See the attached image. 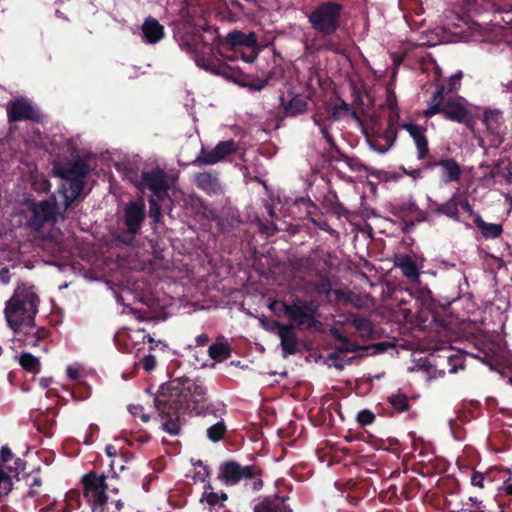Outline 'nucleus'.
<instances>
[{"label":"nucleus","mask_w":512,"mask_h":512,"mask_svg":"<svg viewBox=\"0 0 512 512\" xmlns=\"http://www.w3.org/2000/svg\"><path fill=\"white\" fill-rule=\"evenodd\" d=\"M55 171L61 178L59 193L63 198L62 204H57L54 200L39 203L26 201L30 213L29 226L35 230L48 220L56 222L59 218H63L66 209L83 190L84 177L87 174V166L83 161L69 162L64 166L56 167Z\"/></svg>","instance_id":"obj_1"},{"label":"nucleus","mask_w":512,"mask_h":512,"mask_svg":"<svg viewBox=\"0 0 512 512\" xmlns=\"http://www.w3.org/2000/svg\"><path fill=\"white\" fill-rule=\"evenodd\" d=\"M39 298L34 291V286L26 283L20 284L13 296L7 301L5 318L10 328L27 337L26 345L36 346L39 339L45 336L44 331L36 330L34 317L38 312Z\"/></svg>","instance_id":"obj_2"},{"label":"nucleus","mask_w":512,"mask_h":512,"mask_svg":"<svg viewBox=\"0 0 512 512\" xmlns=\"http://www.w3.org/2000/svg\"><path fill=\"white\" fill-rule=\"evenodd\" d=\"M83 495L92 512H119L123 502L115 498L118 488L106 483L103 475L88 473L82 477Z\"/></svg>","instance_id":"obj_3"},{"label":"nucleus","mask_w":512,"mask_h":512,"mask_svg":"<svg viewBox=\"0 0 512 512\" xmlns=\"http://www.w3.org/2000/svg\"><path fill=\"white\" fill-rule=\"evenodd\" d=\"M339 10L335 3H323L310 15V22L318 31L331 34L337 29Z\"/></svg>","instance_id":"obj_4"},{"label":"nucleus","mask_w":512,"mask_h":512,"mask_svg":"<svg viewBox=\"0 0 512 512\" xmlns=\"http://www.w3.org/2000/svg\"><path fill=\"white\" fill-rule=\"evenodd\" d=\"M442 114L448 120L464 123L473 130L474 121L467 107V101L460 96L448 99L443 105Z\"/></svg>","instance_id":"obj_5"},{"label":"nucleus","mask_w":512,"mask_h":512,"mask_svg":"<svg viewBox=\"0 0 512 512\" xmlns=\"http://www.w3.org/2000/svg\"><path fill=\"white\" fill-rule=\"evenodd\" d=\"M287 316L297 325L315 326V314L318 306L314 302H298L291 306L283 305Z\"/></svg>","instance_id":"obj_6"},{"label":"nucleus","mask_w":512,"mask_h":512,"mask_svg":"<svg viewBox=\"0 0 512 512\" xmlns=\"http://www.w3.org/2000/svg\"><path fill=\"white\" fill-rule=\"evenodd\" d=\"M258 471L253 466H240L236 462H226L220 467L219 479L227 485H234L242 479L253 478Z\"/></svg>","instance_id":"obj_7"},{"label":"nucleus","mask_w":512,"mask_h":512,"mask_svg":"<svg viewBox=\"0 0 512 512\" xmlns=\"http://www.w3.org/2000/svg\"><path fill=\"white\" fill-rule=\"evenodd\" d=\"M236 143L232 140L219 142L214 149L205 151L202 149L201 154L193 161L194 164L213 165L225 159L228 155L235 152Z\"/></svg>","instance_id":"obj_8"},{"label":"nucleus","mask_w":512,"mask_h":512,"mask_svg":"<svg viewBox=\"0 0 512 512\" xmlns=\"http://www.w3.org/2000/svg\"><path fill=\"white\" fill-rule=\"evenodd\" d=\"M482 122L486 127L487 134L491 137L493 146L502 142V113L498 109H486L482 116Z\"/></svg>","instance_id":"obj_9"},{"label":"nucleus","mask_w":512,"mask_h":512,"mask_svg":"<svg viewBox=\"0 0 512 512\" xmlns=\"http://www.w3.org/2000/svg\"><path fill=\"white\" fill-rule=\"evenodd\" d=\"M142 182L157 197H160V194L169 188L168 176L160 169L143 172Z\"/></svg>","instance_id":"obj_10"},{"label":"nucleus","mask_w":512,"mask_h":512,"mask_svg":"<svg viewBox=\"0 0 512 512\" xmlns=\"http://www.w3.org/2000/svg\"><path fill=\"white\" fill-rule=\"evenodd\" d=\"M8 117L10 121H19L22 119L36 120L39 118V113L28 100L18 99L9 105Z\"/></svg>","instance_id":"obj_11"},{"label":"nucleus","mask_w":512,"mask_h":512,"mask_svg":"<svg viewBox=\"0 0 512 512\" xmlns=\"http://www.w3.org/2000/svg\"><path fill=\"white\" fill-rule=\"evenodd\" d=\"M145 215V203L142 198L137 201L130 202L125 209V222L129 232L135 233Z\"/></svg>","instance_id":"obj_12"},{"label":"nucleus","mask_w":512,"mask_h":512,"mask_svg":"<svg viewBox=\"0 0 512 512\" xmlns=\"http://www.w3.org/2000/svg\"><path fill=\"white\" fill-rule=\"evenodd\" d=\"M15 465V469L10 466H0V500L12 491L13 479L17 478L18 470L23 469L20 459H16Z\"/></svg>","instance_id":"obj_13"},{"label":"nucleus","mask_w":512,"mask_h":512,"mask_svg":"<svg viewBox=\"0 0 512 512\" xmlns=\"http://www.w3.org/2000/svg\"><path fill=\"white\" fill-rule=\"evenodd\" d=\"M394 265L401 269L402 273L412 282L419 280V268L412 261L411 257L405 254H397L394 256Z\"/></svg>","instance_id":"obj_14"},{"label":"nucleus","mask_w":512,"mask_h":512,"mask_svg":"<svg viewBox=\"0 0 512 512\" xmlns=\"http://www.w3.org/2000/svg\"><path fill=\"white\" fill-rule=\"evenodd\" d=\"M284 356L295 353L296 336L291 326L276 324Z\"/></svg>","instance_id":"obj_15"},{"label":"nucleus","mask_w":512,"mask_h":512,"mask_svg":"<svg viewBox=\"0 0 512 512\" xmlns=\"http://www.w3.org/2000/svg\"><path fill=\"white\" fill-rule=\"evenodd\" d=\"M142 32L146 42L150 44L157 43L164 36V28L154 18H148L142 25Z\"/></svg>","instance_id":"obj_16"},{"label":"nucleus","mask_w":512,"mask_h":512,"mask_svg":"<svg viewBox=\"0 0 512 512\" xmlns=\"http://www.w3.org/2000/svg\"><path fill=\"white\" fill-rule=\"evenodd\" d=\"M225 41L231 47L247 46L255 48L257 46V36L254 32L245 34L241 31H232L226 35Z\"/></svg>","instance_id":"obj_17"},{"label":"nucleus","mask_w":512,"mask_h":512,"mask_svg":"<svg viewBox=\"0 0 512 512\" xmlns=\"http://www.w3.org/2000/svg\"><path fill=\"white\" fill-rule=\"evenodd\" d=\"M281 104L285 110V113L287 115H297L301 114L306 111L307 109V103L306 101L298 96H290L287 97L282 96L281 97Z\"/></svg>","instance_id":"obj_18"},{"label":"nucleus","mask_w":512,"mask_h":512,"mask_svg":"<svg viewBox=\"0 0 512 512\" xmlns=\"http://www.w3.org/2000/svg\"><path fill=\"white\" fill-rule=\"evenodd\" d=\"M475 224L480 230L482 236L486 239L498 238L503 231L500 224L485 222L478 214L475 215Z\"/></svg>","instance_id":"obj_19"},{"label":"nucleus","mask_w":512,"mask_h":512,"mask_svg":"<svg viewBox=\"0 0 512 512\" xmlns=\"http://www.w3.org/2000/svg\"><path fill=\"white\" fill-rule=\"evenodd\" d=\"M255 512H292L280 498L265 499L255 507Z\"/></svg>","instance_id":"obj_20"},{"label":"nucleus","mask_w":512,"mask_h":512,"mask_svg":"<svg viewBox=\"0 0 512 512\" xmlns=\"http://www.w3.org/2000/svg\"><path fill=\"white\" fill-rule=\"evenodd\" d=\"M443 170L445 182L457 181L461 175V168L458 163L452 159L444 160L439 163Z\"/></svg>","instance_id":"obj_21"},{"label":"nucleus","mask_w":512,"mask_h":512,"mask_svg":"<svg viewBox=\"0 0 512 512\" xmlns=\"http://www.w3.org/2000/svg\"><path fill=\"white\" fill-rule=\"evenodd\" d=\"M196 183L202 190L214 193L219 189L218 179L210 173H200L196 176Z\"/></svg>","instance_id":"obj_22"},{"label":"nucleus","mask_w":512,"mask_h":512,"mask_svg":"<svg viewBox=\"0 0 512 512\" xmlns=\"http://www.w3.org/2000/svg\"><path fill=\"white\" fill-rule=\"evenodd\" d=\"M127 336L131 342V344L137 349H141V344H145L146 342L152 344L154 342L153 338L146 333L144 329H130L127 333Z\"/></svg>","instance_id":"obj_23"},{"label":"nucleus","mask_w":512,"mask_h":512,"mask_svg":"<svg viewBox=\"0 0 512 512\" xmlns=\"http://www.w3.org/2000/svg\"><path fill=\"white\" fill-rule=\"evenodd\" d=\"M18 361L21 367L27 372L36 374L40 371L39 359L30 353L21 354Z\"/></svg>","instance_id":"obj_24"},{"label":"nucleus","mask_w":512,"mask_h":512,"mask_svg":"<svg viewBox=\"0 0 512 512\" xmlns=\"http://www.w3.org/2000/svg\"><path fill=\"white\" fill-rule=\"evenodd\" d=\"M209 355L216 361H223L230 356V349L227 344L215 343L209 347Z\"/></svg>","instance_id":"obj_25"},{"label":"nucleus","mask_w":512,"mask_h":512,"mask_svg":"<svg viewBox=\"0 0 512 512\" xmlns=\"http://www.w3.org/2000/svg\"><path fill=\"white\" fill-rule=\"evenodd\" d=\"M227 500V495L225 493H216L212 490L210 486H208L201 498V502H206L210 506H214L218 503L224 502Z\"/></svg>","instance_id":"obj_26"},{"label":"nucleus","mask_w":512,"mask_h":512,"mask_svg":"<svg viewBox=\"0 0 512 512\" xmlns=\"http://www.w3.org/2000/svg\"><path fill=\"white\" fill-rule=\"evenodd\" d=\"M457 202V196H453L449 201L443 204L440 211L447 216L459 221V203Z\"/></svg>","instance_id":"obj_27"},{"label":"nucleus","mask_w":512,"mask_h":512,"mask_svg":"<svg viewBox=\"0 0 512 512\" xmlns=\"http://www.w3.org/2000/svg\"><path fill=\"white\" fill-rule=\"evenodd\" d=\"M225 432H226V426H225L223 420H221V421H218L217 423L211 425L207 429V436L211 441L217 442L222 439Z\"/></svg>","instance_id":"obj_28"},{"label":"nucleus","mask_w":512,"mask_h":512,"mask_svg":"<svg viewBox=\"0 0 512 512\" xmlns=\"http://www.w3.org/2000/svg\"><path fill=\"white\" fill-rule=\"evenodd\" d=\"M389 403L397 410V411H405L408 407L407 397L404 394H395L389 397Z\"/></svg>","instance_id":"obj_29"},{"label":"nucleus","mask_w":512,"mask_h":512,"mask_svg":"<svg viewBox=\"0 0 512 512\" xmlns=\"http://www.w3.org/2000/svg\"><path fill=\"white\" fill-rule=\"evenodd\" d=\"M401 127L409 133V135L413 138L414 142L418 141L419 139L425 138L424 129L418 125L404 124Z\"/></svg>","instance_id":"obj_30"},{"label":"nucleus","mask_w":512,"mask_h":512,"mask_svg":"<svg viewBox=\"0 0 512 512\" xmlns=\"http://www.w3.org/2000/svg\"><path fill=\"white\" fill-rule=\"evenodd\" d=\"M187 390L193 391V394L191 397H192V400L195 402L201 401L206 393L205 387L196 382L189 383L187 386Z\"/></svg>","instance_id":"obj_31"},{"label":"nucleus","mask_w":512,"mask_h":512,"mask_svg":"<svg viewBox=\"0 0 512 512\" xmlns=\"http://www.w3.org/2000/svg\"><path fill=\"white\" fill-rule=\"evenodd\" d=\"M356 420L361 426L370 425L374 422L375 415L372 411L363 409L357 413Z\"/></svg>","instance_id":"obj_32"},{"label":"nucleus","mask_w":512,"mask_h":512,"mask_svg":"<svg viewBox=\"0 0 512 512\" xmlns=\"http://www.w3.org/2000/svg\"><path fill=\"white\" fill-rule=\"evenodd\" d=\"M353 324L355 328L359 330L363 335H370L372 332L371 323L365 318L355 319Z\"/></svg>","instance_id":"obj_33"},{"label":"nucleus","mask_w":512,"mask_h":512,"mask_svg":"<svg viewBox=\"0 0 512 512\" xmlns=\"http://www.w3.org/2000/svg\"><path fill=\"white\" fill-rule=\"evenodd\" d=\"M66 374L71 380H80L84 375V369L80 365H68Z\"/></svg>","instance_id":"obj_34"},{"label":"nucleus","mask_w":512,"mask_h":512,"mask_svg":"<svg viewBox=\"0 0 512 512\" xmlns=\"http://www.w3.org/2000/svg\"><path fill=\"white\" fill-rule=\"evenodd\" d=\"M162 428L171 435H176L179 432L180 424L178 418L168 419L162 423Z\"/></svg>","instance_id":"obj_35"},{"label":"nucleus","mask_w":512,"mask_h":512,"mask_svg":"<svg viewBox=\"0 0 512 512\" xmlns=\"http://www.w3.org/2000/svg\"><path fill=\"white\" fill-rule=\"evenodd\" d=\"M196 64L207 71H211L213 73H220V69L217 67L214 60L212 59L205 60L204 58L198 57L196 58Z\"/></svg>","instance_id":"obj_36"},{"label":"nucleus","mask_w":512,"mask_h":512,"mask_svg":"<svg viewBox=\"0 0 512 512\" xmlns=\"http://www.w3.org/2000/svg\"><path fill=\"white\" fill-rule=\"evenodd\" d=\"M124 459L122 456H117L116 458L112 459L110 461V468H111V471L114 475H118L119 472H122L125 468L124 466Z\"/></svg>","instance_id":"obj_37"},{"label":"nucleus","mask_w":512,"mask_h":512,"mask_svg":"<svg viewBox=\"0 0 512 512\" xmlns=\"http://www.w3.org/2000/svg\"><path fill=\"white\" fill-rule=\"evenodd\" d=\"M149 204H150L149 216L152 219H154L155 222H159L160 218H161V211H160V207L157 204V202H156L154 197H152L149 200Z\"/></svg>","instance_id":"obj_38"},{"label":"nucleus","mask_w":512,"mask_h":512,"mask_svg":"<svg viewBox=\"0 0 512 512\" xmlns=\"http://www.w3.org/2000/svg\"><path fill=\"white\" fill-rule=\"evenodd\" d=\"M129 412L134 417H139L143 422H148L150 419V416L143 412V407L140 405H130L129 406Z\"/></svg>","instance_id":"obj_39"},{"label":"nucleus","mask_w":512,"mask_h":512,"mask_svg":"<svg viewBox=\"0 0 512 512\" xmlns=\"http://www.w3.org/2000/svg\"><path fill=\"white\" fill-rule=\"evenodd\" d=\"M314 123L320 128V131L323 134L324 138L327 140V142L331 143L332 138L328 133V124L325 121H323L319 115H316L314 117Z\"/></svg>","instance_id":"obj_40"},{"label":"nucleus","mask_w":512,"mask_h":512,"mask_svg":"<svg viewBox=\"0 0 512 512\" xmlns=\"http://www.w3.org/2000/svg\"><path fill=\"white\" fill-rule=\"evenodd\" d=\"M461 79H462V72L458 71L454 75H452L449 79V92H455L457 91L461 86Z\"/></svg>","instance_id":"obj_41"},{"label":"nucleus","mask_w":512,"mask_h":512,"mask_svg":"<svg viewBox=\"0 0 512 512\" xmlns=\"http://www.w3.org/2000/svg\"><path fill=\"white\" fill-rule=\"evenodd\" d=\"M387 144L385 146L379 145L376 140H369V146L372 150H374L377 153H385L387 152L392 144L393 141L390 139H386Z\"/></svg>","instance_id":"obj_42"},{"label":"nucleus","mask_w":512,"mask_h":512,"mask_svg":"<svg viewBox=\"0 0 512 512\" xmlns=\"http://www.w3.org/2000/svg\"><path fill=\"white\" fill-rule=\"evenodd\" d=\"M445 88L443 86H440L431 97L428 105H434V106H443V94H444Z\"/></svg>","instance_id":"obj_43"},{"label":"nucleus","mask_w":512,"mask_h":512,"mask_svg":"<svg viewBox=\"0 0 512 512\" xmlns=\"http://www.w3.org/2000/svg\"><path fill=\"white\" fill-rule=\"evenodd\" d=\"M415 145H416L417 152H418V158L423 159L428 153V144H427L426 137L416 141Z\"/></svg>","instance_id":"obj_44"},{"label":"nucleus","mask_w":512,"mask_h":512,"mask_svg":"<svg viewBox=\"0 0 512 512\" xmlns=\"http://www.w3.org/2000/svg\"><path fill=\"white\" fill-rule=\"evenodd\" d=\"M141 365L145 371L150 372L155 368L156 360L154 356L147 355L141 360Z\"/></svg>","instance_id":"obj_45"},{"label":"nucleus","mask_w":512,"mask_h":512,"mask_svg":"<svg viewBox=\"0 0 512 512\" xmlns=\"http://www.w3.org/2000/svg\"><path fill=\"white\" fill-rule=\"evenodd\" d=\"M443 106L428 105V108L424 110L423 115L427 118L442 113Z\"/></svg>","instance_id":"obj_46"},{"label":"nucleus","mask_w":512,"mask_h":512,"mask_svg":"<svg viewBox=\"0 0 512 512\" xmlns=\"http://www.w3.org/2000/svg\"><path fill=\"white\" fill-rule=\"evenodd\" d=\"M456 203H459V209L461 208L462 210H464L465 212H467L470 215L474 214L471 206L469 205V203L467 201V199H465L463 197H460V196H457V202Z\"/></svg>","instance_id":"obj_47"},{"label":"nucleus","mask_w":512,"mask_h":512,"mask_svg":"<svg viewBox=\"0 0 512 512\" xmlns=\"http://www.w3.org/2000/svg\"><path fill=\"white\" fill-rule=\"evenodd\" d=\"M483 481H484V475L482 473H474L471 476V484L473 486L483 488L484 487Z\"/></svg>","instance_id":"obj_48"},{"label":"nucleus","mask_w":512,"mask_h":512,"mask_svg":"<svg viewBox=\"0 0 512 512\" xmlns=\"http://www.w3.org/2000/svg\"><path fill=\"white\" fill-rule=\"evenodd\" d=\"M11 458V450L8 447H2L0 451V459L3 462V464L7 463Z\"/></svg>","instance_id":"obj_49"},{"label":"nucleus","mask_w":512,"mask_h":512,"mask_svg":"<svg viewBox=\"0 0 512 512\" xmlns=\"http://www.w3.org/2000/svg\"><path fill=\"white\" fill-rule=\"evenodd\" d=\"M105 452H106V455L109 458H111V460L116 458L117 456H119L118 449L114 445H111V444L106 446Z\"/></svg>","instance_id":"obj_50"},{"label":"nucleus","mask_w":512,"mask_h":512,"mask_svg":"<svg viewBox=\"0 0 512 512\" xmlns=\"http://www.w3.org/2000/svg\"><path fill=\"white\" fill-rule=\"evenodd\" d=\"M34 186L37 190L39 191H48L50 189V184L47 182V180L45 179H42L40 182H39V186H37V183L35 182L34 183Z\"/></svg>","instance_id":"obj_51"},{"label":"nucleus","mask_w":512,"mask_h":512,"mask_svg":"<svg viewBox=\"0 0 512 512\" xmlns=\"http://www.w3.org/2000/svg\"><path fill=\"white\" fill-rule=\"evenodd\" d=\"M10 280L9 270L8 269H1L0 270V281L4 284L8 283Z\"/></svg>","instance_id":"obj_52"},{"label":"nucleus","mask_w":512,"mask_h":512,"mask_svg":"<svg viewBox=\"0 0 512 512\" xmlns=\"http://www.w3.org/2000/svg\"><path fill=\"white\" fill-rule=\"evenodd\" d=\"M387 105L391 109H395L396 108V97H395L393 92H389L388 93Z\"/></svg>","instance_id":"obj_53"},{"label":"nucleus","mask_w":512,"mask_h":512,"mask_svg":"<svg viewBox=\"0 0 512 512\" xmlns=\"http://www.w3.org/2000/svg\"><path fill=\"white\" fill-rule=\"evenodd\" d=\"M196 341L198 345H204L208 341V337L205 334H201L197 336Z\"/></svg>","instance_id":"obj_54"},{"label":"nucleus","mask_w":512,"mask_h":512,"mask_svg":"<svg viewBox=\"0 0 512 512\" xmlns=\"http://www.w3.org/2000/svg\"><path fill=\"white\" fill-rule=\"evenodd\" d=\"M475 1H476V0H459L460 4L463 6V8L468 9V10H470L471 5H472Z\"/></svg>","instance_id":"obj_55"},{"label":"nucleus","mask_w":512,"mask_h":512,"mask_svg":"<svg viewBox=\"0 0 512 512\" xmlns=\"http://www.w3.org/2000/svg\"><path fill=\"white\" fill-rule=\"evenodd\" d=\"M342 349L347 350V351H353L354 345L349 343V344H347V346L343 347Z\"/></svg>","instance_id":"obj_56"},{"label":"nucleus","mask_w":512,"mask_h":512,"mask_svg":"<svg viewBox=\"0 0 512 512\" xmlns=\"http://www.w3.org/2000/svg\"><path fill=\"white\" fill-rule=\"evenodd\" d=\"M256 57V54L254 53L253 55L249 56V57H244V60L246 62H252L254 60V58Z\"/></svg>","instance_id":"obj_57"},{"label":"nucleus","mask_w":512,"mask_h":512,"mask_svg":"<svg viewBox=\"0 0 512 512\" xmlns=\"http://www.w3.org/2000/svg\"><path fill=\"white\" fill-rule=\"evenodd\" d=\"M505 491H506L508 494H512V484H508V485L505 487Z\"/></svg>","instance_id":"obj_58"},{"label":"nucleus","mask_w":512,"mask_h":512,"mask_svg":"<svg viewBox=\"0 0 512 512\" xmlns=\"http://www.w3.org/2000/svg\"><path fill=\"white\" fill-rule=\"evenodd\" d=\"M41 384H42V386H43L44 388H45V387H47V386L49 385L48 380H46V379H42V380H41Z\"/></svg>","instance_id":"obj_59"},{"label":"nucleus","mask_w":512,"mask_h":512,"mask_svg":"<svg viewBox=\"0 0 512 512\" xmlns=\"http://www.w3.org/2000/svg\"><path fill=\"white\" fill-rule=\"evenodd\" d=\"M40 484H41V482L39 479L34 480V485L39 486Z\"/></svg>","instance_id":"obj_60"},{"label":"nucleus","mask_w":512,"mask_h":512,"mask_svg":"<svg viewBox=\"0 0 512 512\" xmlns=\"http://www.w3.org/2000/svg\"><path fill=\"white\" fill-rule=\"evenodd\" d=\"M342 108H343L344 110H346V111H349V110H350L347 104H343V105H342Z\"/></svg>","instance_id":"obj_61"},{"label":"nucleus","mask_w":512,"mask_h":512,"mask_svg":"<svg viewBox=\"0 0 512 512\" xmlns=\"http://www.w3.org/2000/svg\"><path fill=\"white\" fill-rule=\"evenodd\" d=\"M97 429H98V427H97V426H93V425L91 426V430H92V431L97 430Z\"/></svg>","instance_id":"obj_62"},{"label":"nucleus","mask_w":512,"mask_h":512,"mask_svg":"<svg viewBox=\"0 0 512 512\" xmlns=\"http://www.w3.org/2000/svg\"><path fill=\"white\" fill-rule=\"evenodd\" d=\"M258 485V486H261L262 485V482L261 481H258L255 483V486Z\"/></svg>","instance_id":"obj_63"},{"label":"nucleus","mask_w":512,"mask_h":512,"mask_svg":"<svg viewBox=\"0 0 512 512\" xmlns=\"http://www.w3.org/2000/svg\"><path fill=\"white\" fill-rule=\"evenodd\" d=\"M450 372H451V373H455V372H456V369H455V368H453V369H451V370H450Z\"/></svg>","instance_id":"obj_64"}]
</instances>
